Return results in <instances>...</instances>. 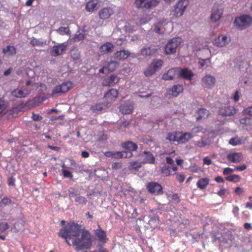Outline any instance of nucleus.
<instances>
[{
	"instance_id": "f257e3e1",
	"label": "nucleus",
	"mask_w": 252,
	"mask_h": 252,
	"mask_svg": "<svg viewBox=\"0 0 252 252\" xmlns=\"http://www.w3.org/2000/svg\"><path fill=\"white\" fill-rule=\"evenodd\" d=\"M81 233V226L74 222H71L61 229L58 232L59 236L65 239V241L69 245L71 244L68 239H76Z\"/></svg>"
},
{
	"instance_id": "f03ea898",
	"label": "nucleus",
	"mask_w": 252,
	"mask_h": 252,
	"mask_svg": "<svg viewBox=\"0 0 252 252\" xmlns=\"http://www.w3.org/2000/svg\"><path fill=\"white\" fill-rule=\"evenodd\" d=\"M72 245L76 246L77 250L84 249H90L92 245L91 235L89 230L83 229L81 233L80 239H75L72 242Z\"/></svg>"
},
{
	"instance_id": "7ed1b4c3",
	"label": "nucleus",
	"mask_w": 252,
	"mask_h": 252,
	"mask_svg": "<svg viewBox=\"0 0 252 252\" xmlns=\"http://www.w3.org/2000/svg\"><path fill=\"white\" fill-rule=\"evenodd\" d=\"M235 26L240 30H243L252 24V17L249 15H242L235 18Z\"/></svg>"
},
{
	"instance_id": "20e7f679",
	"label": "nucleus",
	"mask_w": 252,
	"mask_h": 252,
	"mask_svg": "<svg viewBox=\"0 0 252 252\" xmlns=\"http://www.w3.org/2000/svg\"><path fill=\"white\" fill-rule=\"evenodd\" d=\"M163 61L161 59H154L148 67L144 71V75L150 77L158 71L163 65Z\"/></svg>"
},
{
	"instance_id": "39448f33",
	"label": "nucleus",
	"mask_w": 252,
	"mask_h": 252,
	"mask_svg": "<svg viewBox=\"0 0 252 252\" xmlns=\"http://www.w3.org/2000/svg\"><path fill=\"white\" fill-rule=\"evenodd\" d=\"M72 85L70 81H64L53 89L51 95L53 96H58L65 93L71 88Z\"/></svg>"
},
{
	"instance_id": "423d86ee",
	"label": "nucleus",
	"mask_w": 252,
	"mask_h": 252,
	"mask_svg": "<svg viewBox=\"0 0 252 252\" xmlns=\"http://www.w3.org/2000/svg\"><path fill=\"white\" fill-rule=\"evenodd\" d=\"M159 3L158 0H135L134 3L136 7L144 8L146 9H152Z\"/></svg>"
},
{
	"instance_id": "0eeeda50",
	"label": "nucleus",
	"mask_w": 252,
	"mask_h": 252,
	"mask_svg": "<svg viewBox=\"0 0 252 252\" xmlns=\"http://www.w3.org/2000/svg\"><path fill=\"white\" fill-rule=\"evenodd\" d=\"M181 41L179 38H173L170 39L164 47V51L166 54H172L175 53L177 48Z\"/></svg>"
},
{
	"instance_id": "6e6552de",
	"label": "nucleus",
	"mask_w": 252,
	"mask_h": 252,
	"mask_svg": "<svg viewBox=\"0 0 252 252\" xmlns=\"http://www.w3.org/2000/svg\"><path fill=\"white\" fill-rule=\"evenodd\" d=\"M189 4V0H179L174 6V15L176 17L181 16Z\"/></svg>"
},
{
	"instance_id": "1a4fd4ad",
	"label": "nucleus",
	"mask_w": 252,
	"mask_h": 252,
	"mask_svg": "<svg viewBox=\"0 0 252 252\" xmlns=\"http://www.w3.org/2000/svg\"><path fill=\"white\" fill-rule=\"evenodd\" d=\"M68 45L67 42H64L53 46L50 51L51 55L53 57H57L62 55L67 50Z\"/></svg>"
},
{
	"instance_id": "9d476101",
	"label": "nucleus",
	"mask_w": 252,
	"mask_h": 252,
	"mask_svg": "<svg viewBox=\"0 0 252 252\" xmlns=\"http://www.w3.org/2000/svg\"><path fill=\"white\" fill-rule=\"evenodd\" d=\"M158 48L154 45H145L140 50V55L144 57L154 56L158 51Z\"/></svg>"
},
{
	"instance_id": "9b49d317",
	"label": "nucleus",
	"mask_w": 252,
	"mask_h": 252,
	"mask_svg": "<svg viewBox=\"0 0 252 252\" xmlns=\"http://www.w3.org/2000/svg\"><path fill=\"white\" fill-rule=\"evenodd\" d=\"M223 9L218 5H214L211 10L210 20L212 22L218 21L222 17Z\"/></svg>"
},
{
	"instance_id": "f8f14e48",
	"label": "nucleus",
	"mask_w": 252,
	"mask_h": 252,
	"mask_svg": "<svg viewBox=\"0 0 252 252\" xmlns=\"http://www.w3.org/2000/svg\"><path fill=\"white\" fill-rule=\"evenodd\" d=\"M105 157L114 158H130L132 156V153L130 152L120 151L111 152L107 151L104 153Z\"/></svg>"
},
{
	"instance_id": "ddd939ff",
	"label": "nucleus",
	"mask_w": 252,
	"mask_h": 252,
	"mask_svg": "<svg viewBox=\"0 0 252 252\" xmlns=\"http://www.w3.org/2000/svg\"><path fill=\"white\" fill-rule=\"evenodd\" d=\"M230 38L226 35L220 34L216 37L213 41V44L219 47H223L228 44Z\"/></svg>"
},
{
	"instance_id": "4468645a",
	"label": "nucleus",
	"mask_w": 252,
	"mask_h": 252,
	"mask_svg": "<svg viewBox=\"0 0 252 252\" xmlns=\"http://www.w3.org/2000/svg\"><path fill=\"white\" fill-rule=\"evenodd\" d=\"M215 77L211 75H206L202 79V83L203 87L207 89L213 88L216 83Z\"/></svg>"
},
{
	"instance_id": "2eb2a0df",
	"label": "nucleus",
	"mask_w": 252,
	"mask_h": 252,
	"mask_svg": "<svg viewBox=\"0 0 252 252\" xmlns=\"http://www.w3.org/2000/svg\"><path fill=\"white\" fill-rule=\"evenodd\" d=\"M118 96V90L115 89H110L105 93L104 98L107 103H111L115 101Z\"/></svg>"
},
{
	"instance_id": "dca6fc26",
	"label": "nucleus",
	"mask_w": 252,
	"mask_h": 252,
	"mask_svg": "<svg viewBox=\"0 0 252 252\" xmlns=\"http://www.w3.org/2000/svg\"><path fill=\"white\" fill-rule=\"evenodd\" d=\"M178 78V68H172L164 73L162 78L164 80H172Z\"/></svg>"
},
{
	"instance_id": "f3484780",
	"label": "nucleus",
	"mask_w": 252,
	"mask_h": 252,
	"mask_svg": "<svg viewBox=\"0 0 252 252\" xmlns=\"http://www.w3.org/2000/svg\"><path fill=\"white\" fill-rule=\"evenodd\" d=\"M148 190L152 193H156L157 194L162 193V186L156 182L149 183L147 186Z\"/></svg>"
},
{
	"instance_id": "a211bd4d",
	"label": "nucleus",
	"mask_w": 252,
	"mask_h": 252,
	"mask_svg": "<svg viewBox=\"0 0 252 252\" xmlns=\"http://www.w3.org/2000/svg\"><path fill=\"white\" fill-rule=\"evenodd\" d=\"M114 13V9L110 7H105L101 9L98 12L100 19L105 20L109 18Z\"/></svg>"
},
{
	"instance_id": "6ab92c4d",
	"label": "nucleus",
	"mask_w": 252,
	"mask_h": 252,
	"mask_svg": "<svg viewBox=\"0 0 252 252\" xmlns=\"http://www.w3.org/2000/svg\"><path fill=\"white\" fill-rule=\"evenodd\" d=\"M227 160L231 163H239L243 159V156L240 153L233 152L226 156Z\"/></svg>"
},
{
	"instance_id": "aec40b11",
	"label": "nucleus",
	"mask_w": 252,
	"mask_h": 252,
	"mask_svg": "<svg viewBox=\"0 0 252 252\" xmlns=\"http://www.w3.org/2000/svg\"><path fill=\"white\" fill-rule=\"evenodd\" d=\"M120 111L125 114H131L133 109V106L129 101H125L120 106Z\"/></svg>"
},
{
	"instance_id": "412c9836",
	"label": "nucleus",
	"mask_w": 252,
	"mask_h": 252,
	"mask_svg": "<svg viewBox=\"0 0 252 252\" xmlns=\"http://www.w3.org/2000/svg\"><path fill=\"white\" fill-rule=\"evenodd\" d=\"M236 110L233 106H227L221 107L219 110V114L223 116H230L234 115Z\"/></svg>"
},
{
	"instance_id": "4be33fe9",
	"label": "nucleus",
	"mask_w": 252,
	"mask_h": 252,
	"mask_svg": "<svg viewBox=\"0 0 252 252\" xmlns=\"http://www.w3.org/2000/svg\"><path fill=\"white\" fill-rule=\"evenodd\" d=\"M98 229L94 230L95 236L100 242L106 243L108 240V239L107 238L106 232L101 228L100 225L99 224L98 225Z\"/></svg>"
},
{
	"instance_id": "5701e85b",
	"label": "nucleus",
	"mask_w": 252,
	"mask_h": 252,
	"mask_svg": "<svg viewBox=\"0 0 252 252\" xmlns=\"http://www.w3.org/2000/svg\"><path fill=\"white\" fill-rule=\"evenodd\" d=\"M139 156L143 157V162L145 163H154L155 158L153 155L149 151H144Z\"/></svg>"
},
{
	"instance_id": "b1692460",
	"label": "nucleus",
	"mask_w": 252,
	"mask_h": 252,
	"mask_svg": "<svg viewBox=\"0 0 252 252\" xmlns=\"http://www.w3.org/2000/svg\"><path fill=\"white\" fill-rule=\"evenodd\" d=\"M194 74L188 68L178 69V77H181L183 79L191 80Z\"/></svg>"
},
{
	"instance_id": "393cba45",
	"label": "nucleus",
	"mask_w": 252,
	"mask_h": 252,
	"mask_svg": "<svg viewBox=\"0 0 252 252\" xmlns=\"http://www.w3.org/2000/svg\"><path fill=\"white\" fill-rule=\"evenodd\" d=\"M121 146L123 149L127 150V152L131 153L132 151H136L138 149L137 145L131 141H126L122 143Z\"/></svg>"
},
{
	"instance_id": "a878e982",
	"label": "nucleus",
	"mask_w": 252,
	"mask_h": 252,
	"mask_svg": "<svg viewBox=\"0 0 252 252\" xmlns=\"http://www.w3.org/2000/svg\"><path fill=\"white\" fill-rule=\"evenodd\" d=\"M120 78L116 75H112L104 79L103 84L105 86H113L119 82Z\"/></svg>"
},
{
	"instance_id": "bb28decb",
	"label": "nucleus",
	"mask_w": 252,
	"mask_h": 252,
	"mask_svg": "<svg viewBox=\"0 0 252 252\" xmlns=\"http://www.w3.org/2000/svg\"><path fill=\"white\" fill-rule=\"evenodd\" d=\"M114 48V45L111 42H107L100 47V51L103 54H108L112 52Z\"/></svg>"
},
{
	"instance_id": "cd10ccee",
	"label": "nucleus",
	"mask_w": 252,
	"mask_h": 252,
	"mask_svg": "<svg viewBox=\"0 0 252 252\" xmlns=\"http://www.w3.org/2000/svg\"><path fill=\"white\" fill-rule=\"evenodd\" d=\"M193 137V135L189 132H182L178 131V143H185Z\"/></svg>"
},
{
	"instance_id": "c85d7f7f",
	"label": "nucleus",
	"mask_w": 252,
	"mask_h": 252,
	"mask_svg": "<svg viewBox=\"0 0 252 252\" xmlns=\"http://www.w3.org/2000/svg\"><path fill=\"white\" fill-rule=\"evenodd\" d=\"M130 55V53L128 50H121L116 52L113 55L115 59L121 60L127 58Z\"/></svg>"
},
{
	"instance_id": "c756f323",
	"label": "nucleus",
	"mask_w": 252,
	"mask_h": 252,
	"mask_svg": "<svg viewBox=\"0 0 252 252\" xmlns=\"http://www.w3.org/2000/svg\"><path fill=\"white\" fill-rule=\"evenodd\" d=\"M2 53L7 56H13L16 54V49L14 46L7 45L3 48Z\"/></svg>"
},
{
	"instance_id": "7c9ffc66",
	"label": "nucleus",
	"mask_w": 252,
	"mask_h": 252,
	"mask_svg": "<svg viewBox=\"0 0 252 252\" xmlns=\"http://www.w3.org/2000/svg\"><path fill=\"white\" fill-rule=\"evenodd\" d=\"M30 93V92L27 89H25L24 91L18 89H15L11 93L13 96L19 98L25 97L27 96Z\"/></svg>"
},
{
	"instance_id": "2f4dec72",
	"label": "nucleus",
	"mask_w": 252,
	"mask_h": 252,
	"mask_svg": "<svg viewBox=\"0 0 252 252\" xmlns=\"http://www.w3.org/2000/svg\"><path fill=\"white\" fill-rule=\"evenodd\" d=\"M210 180L207 177L199 179L196 183L197 187L201 190L205 189L209 184Z\"/></svg>"
},
{
	"instance_id": "473e14b6",
	"label": "nucleus",
	"mask_w": 252,
	"mask_h": 252,
	"mask_svg": "<svg viewBox=\"0 0 252 252\" xmlns=\"http://www.w3.org/2000/svg\"><path fill=\"white\" fill-rule=\"evenodd\" d=\"M97 8V2L94 0L89 1L86 5V9L88 12H93Z\"/></svg>"
},
{
	"instance_id": "72a5a7b5",
	"label": "nucleus",
	"mask_w": 252,
	"mask_h": 252,
	"mask_svg": "<svg viewBox=\"0 0 252 252\" xmlns=\"http://www.w3.org/2000/svg\"><path fill=\"white\" fill-rule=\"evenodd\" d=\"M183 90L182 86L180 85H176L173 86L170 89L169 92H171V94L173 96H177Z\"/></svg>"
},
{
	"instance_id": "f704fd0d",
	"label": "nucleus",
	"mask_w": 252,
	"mask_h": 252,
	"mask_svg": "<svg viewBox=\"0 0 252 252\" xmlns=\"http://www.w3.org/2000/svg\"><path fill=\"white\" fill-rule=\"evenodd\" d=\"M105 65L107 68V71L109 73L115 70L119 65V63L116 61H111L107 63Z\"/></svg>"
},
{
	"instance_id": "c9c22d12",
	"label": "nucleus",
	"mask_w": 252,
	"mask_h": 252,
	"mask_svg": "<svg viewBox=\"0 0 252 252\" xmlns=\"http://www.w3.org/2000/svg\"><path fill=\"white\" fill-rule=\"evenodd\" d=\"M197 113L198 116L197 117V119L198 120L207 118L210 114L209 111L205 108L199 109Z\"/></svg>"
},
{
	"instance_id": "e433bc0d",
	"label": "nucleus",
	"mask_w": 252,
	"mask_h": 252,
	"mask_svg": "<svg viewBox=\"0 0 252 252\" xmlns=\"http://www.w3.org/2000/svg\"><path fill=\"white\" fill-rule=\"evenodd\" d=\"M70 57L73 60H78L80 57V52L79 49L76 47H73L70 52Z\"/></svg>"
},
{
	"instance_id": "4c0bfd02",
	"label": "nucleus",
	"mask_w": 252,
	"mask_h": 252,
	"mask_svg": "<svg viewBox=\"0 0 252 252\" xmlns=\"http://www.w3.org/2000/svg\"><path fill=\"white\" fill-rule=\"evenodd\" d=\"M171 166L168 165L164 164L161 167V172L165 176H169L170 175H173L175 174V172H172L170 170Z\"/></svg>"
},
{
	"instance_id": "58836bf2",
	"label": "nucleus",
	"mask_w": 252,
	"mask_h": 252,
	"mask_svg": "<svg viewBox=\"0 0 252 252\" xmlns=\"http://www.w3.org/2000/svg\"><path fill=\"white\" fill-rule=\"evenodd\" d=\"M30 43L33 47L36 46L42 47L46 45V41L32 38L30 41Z\"/></svg>"
},
{
	"instance_id": "ea45409f",
	"label": "nucleus",
	"mask_w": 252,
	"mask_h": 252,
	"mask_svg": "<svg viewBox=\"0 0 252 252\" xmlns=\"http://www.w3.org/2000/svg\"><path fill=\"white\" fill-rule=\"evenodd\" d=\"M178 137V131L169 132L167 133L166 139L170 142H177Z\"/></svg>"
},
{
	"instance_id": "a19ab883",
	"label": "nucleus",
	"mask_w": 252,
	"mask_h": 252,
	"mask_svg": "<svg viewBox=\"0 0 252 252\" xmlns=\"http://www.w3.org/2000/svg\"><path fill=\"white\" fill-rule=\"evenodd\" d=\"M225 179L227 181L237 183L241 180V177L238 175L233 174L226 176Z\"/></svg>"
},
{
	"instance_id": "79ce46f5",
	"label": "nucleus",
	"mask_w": 252,
	"mask_h": 252,
	"mask_svg": "<svg viewBox=\"0 0 252 252\" xmlns=\"http://www.w3.org/2000/svg\"><path fill=\"white\" fill-rule=\"evenodd\" d=\"M56 31L58 33H59L61 35H63L64 34L67 35H70L71 33V32L68 27H61L57 29Z\"/></svg>"
},
{
	"instance_id": "37998d69",
	"label": "nucleus",
	"mask_w": 252,
	"mask_h": 252,
	"mask_svg": "<svg viewBox=\"0 0 252 252\" xmlns=\"http://www.w3.org/2000/svg\"><path fill=\"white\" fill-rule=\"evenodd\" d=\"M142 166L141 163L138 161H131L129 162V169L134 171H137Z\"/></svg>"
},
{
	"instance_id": "c03bdc74",
	"label": "nucleus",
	"mask_w": 252,
	"mask_h": 252,
	"mask_svg": "<svg viewBox=\"0 0 252 252\" xmlns=\"http://www.w3.org/2000/svg\"><path fill=\"white\" fill-rule=\"evenodd\" d=\"M240 122L242 125L246 126H252V118L245 117L241 119Z\"/></svg>"
},
{
	"instance_id": "a18cd8bd",
	"label": "nucleus",
	"mask_w": 252,
	"mask_h": 252,
	"mask_svg": "<svg viewBox=\"0 0 252 252\" xmlns=\"http://www.w3.org/2000/svg\"><path fill=\"white\" fill-rule=\"evenodd\" d=\"M165 160L168 165H170V166H171L172 171L176 172L178 169V167L174 165V161L173 159L170 157H167L165 158Z\"/></svg>"
},
{
	"instance_id": "49530a36",
	"label": "nucleus",
	"mask_w": 252,
	"mask_h": 252,
	"mask_svg": "<svg viewBox=\"0 0 252 252\" xmlns=\"http://www.w3.org/2000/svg\"><path fill=\"white\" fill-rule=\"evenodd\" d=\"M229 143L232 146H237L242 144V140L240 138L236 137L231 138L229 141Z\"/></svg>"
},
{
	"instance_id": "de8ad7c7",
	"label": "nucleus",
	"mask_w": 252,
	"mask_h": 252,
	"mask_svg": "<svg viewBox=\"0 0 252 252\" xmlns=\"http://www.w3.org/2000/svg\"><path fill=\"white\" fill-rule=\"evenodd\" d=\"M151 30L156 33L159 34H164V31L161 29V26L157 23H155L153 25Z\"/></svg>"
},
{
	"instance_id": "09e8293b",
	"label": "nucleus",
	"mask_w": 252,
	"mask_h": 252,
	"mask_svg": "<svg viewBox=\"0 0 252 252\" xmlns=\"http://www.w3.org/2000/svg\"><path fill=\"white\" fill-rule=\"evenodd\" d=\"M12 202L11 199L6 196L3 197L0 202V207H5L10 204Z\"/></svg>"
},
{
	"instance_id": "8fccbe9b",
	"label": "nucleus",
	"mask_w": 252,
	"mask_h": 252,
	"mask_svg": "<svg viewBox=\"0 0 252 252\" xmlns=\"http://www.w3.org/2000/svg\"><path fill=\"white\" fill-rule=\"evenodd\" d=\"M7 103L2 98H0V114L7 108Z\"/></svg>"
},
{
	"instance_id": "3c124183",
	"label": "nucleus",
	"mask_w": 252,
	"mask_h": 252,
	"mask_svg": "<svg viewBox=\"0 0 252 252\" xmlns=\"http://www.w3.org/2000/svg\"><path fill=\"white\" fill-rule=\"evenodd\" d=\"M68 195L70 197H74L78 194V189L76 188L70 187L68 189Z\"/></svg>"
},
{
	"instance_id": "603ef678",
	"label": "nucleus",
	"mask_w": 252,
	"mask_h": 252,
	"mask_svg": "<svg viewBox=\"0 0 252 252\" xmlns=\"http://www.w3.org/2000/svg\"><path fill=\"white\" fill-rule=\"evenodd\" d=\"M85 37V34L79 33V34L75 35V36L73 38V40L74 42H79L80 41L83 40Z\"/></svg>"
},
{
	"instance_id": "864d4df0",
	"label": "nucleus",
	"mask_w": 252,
	"mask_h": 252,
	"mask_svg": "<svg viewBox=\"0 0 252 252\" xmlns=\"http://www.w3.org/2000/svg\"><path fill=\"white\" fill-rule=\"evenodd\" d=\"M9 227V225L6 222H0V233L4 232Z\"/></svg>"
},
{
	"instance_id": "5fc2aeb1",
	"label": "nucleus",
	"mask_w": 252,
	"mask_h": 252,
	"mask_svg": "<svg viewBox=\"0 0 252 252\" xmlns=\"http://www.w3.org/2000/svg\"><path fill=\"white\" fill-rule=\"evenodd\" d=\"M62 172L63 174V176L64 178H68L70 180H73V176L70 171L62 169Z\"/></svg>"
},
{
	"instance_id": "6e6d98bb",
	"label": "nucleus",
	"mask_w": 252,
	"mask_h": 252,
	"mask_svg": "<svg viewBox=\"0 0 252 252\" xmlns=\"http://www.w3.org/2000/svg\"><path fill=\"white\" fill-rule=\"evenodd\" d=\"M104 109L103 107L101 104H96L95 105L92 107V110L94 112L97 113L101 112Z\"/></svg>"
},
{
	"instance_id": "4d7b16f0",
	"label": "nucleus",
	"mask_w": 252,
	"mask_h": 252,
	"mask_svg": "<svg viewBox=\"0 0 252 252\" xmlns=\"http://www.w3.org/2000/svg\"><path fill=\"white\" fill-rule=\"evenodd\" d=\"M75 201L76 202H78V203L80 204H86L87 202V199L84 197V196H76V198H75Z\"/></svg>"
},
{
	"instance_id": "13d9d810",
	"label": "nucleus",
	"mask_w": 252,
	"mask_h": 252,
	"mask_svg": "<svg viewBox=\"0 0 252 252\" xmlns=\"http://www.w3.org/2000/svg\"><path fill=\"white\" fill-rule=\"evenodd\" d=\"M175 174H176V180L178 181L179 183H182L184 181L185 179V176L183 174L179 173H176L175 172Z\"/></svg>"
},
{
	"instance_id": "bf43d9fd",
	"label": "nucleus",
	"mask_w": 252,
	"mask_h": 252,
	"mask_svg": "<svg viewBox=\"0 0 252 252\" xmlns=\"http://www.w3.org/2000/svg\"><path fill=\"white\" fill-rule=\"evenodd\" d=\"M150 20V18L147 16H144L140 18L139 22L141 25H144L148 23Z\"/></svg>"
},
{
	"instance_id": "052dcab7",
	"label": "nucleus",
	"mask_w": 252,
	"mask_h": 252,
	"mask_svg": "<svg viewBox=\"0 0 252 252\" xmlns=\"http://www.w3.org/2000/svg\"><path fill=\"white\" fill-rule=\"evenodd\" d=\"M196 145L199 147H204L209 144L206 142L205 140L201 139L200 141H198L196 142Z\"/></svg>"
},
{
	"instance_id": "680f3d73",
	"label": "nucleus",
	"mask_w": 252,
	"mask_h": 252,
	"mask_svg": "<svg viewBox=\"0 0 252 252\" xmlns=\"http://www.w3.org/2000/svg\"><path fill=\"white\" fill-rule=\"evenodd\" d=\"M235 171V169L231 168L229 167H226L223 169L222 173H223V175H226L230 174L232 173H233V172H234Z\"/></svg>"
},
{
	"instance_id": "e2e57ef3",
	"label": "nucleus",
	"mask_w": 252,
	"mask_h": 252,
	"mask_svg": "<svg viewBox=\"0 0 252 252\" xmlns=\"http://www.w3.org/2000/svg\"><path fill=\"white\" fill-rule=\"evenodd\" d=\"M15 179L12 177H9L7 179V184L9 186H15Z\"/></svg>"
},
{
	"instance_id": "0e129e2a",
	"label": "nucleus",
	"mask_w": 252,
	"mask_h": 252,
	"mask_svg": "<svg viewBox=\"0 0 252 252\" xmlns=\"http://www.w3.org/2000/svg\"><path fill=\"white\" fill-rule=\"evenodd\" d=\"M203 163L204 165H210L212 163V160L208 157H205L203 158Z\"/></svg>"
},
{
	"instance_id": "69168bd1",
	"label": "nucleus",
	"mask_w": 252,
	"mask_h": 252,
	"mask_svg": "<svg viewBox=\"0 0 252 252\" xmlns=\"http://www.w3.org/2000/svg\"><path fill=\"white\" fill-rule=\"evenodd\" d=\"M207 63H210V59H200L199 61V63L202 67L204 66Z\"/></svg>"
},
{
	"instance_id": "338daca9",
	"label": "nucleus",
	"mask_w": 252,
	"mask_h": 252,
	"mask_svg": "<svg viewBox=\"0 0 252 252\" xmlns=\"http://www.w3.org/2000/svg\"><path fill=\"white\" fill-rule=\"evenodd\" d=\"M32 118L34 121H39L42 119V116L33 113H32Z\"/></svg>"
},
{
	"instance_id": "774afa93",
	"label": "nucleus",
	"mask_w": 252,
	"mask_h": 252,
	"mask_svg": "<svg viewBox=\"0 0 252 252\" xmlns=\"http://www.w3.org/2000/svg\"><path fill=\"white\" fill-rule=\"evenodd\" d=\"M244 191L243 189L239 187H236L235 189V192L238 195H241Z\"/></svg>"
}]
</instances>
